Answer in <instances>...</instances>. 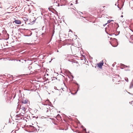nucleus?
Masks as SVG:
<instances>
[{"label": "nucleus", "mask_w": 133, "mask_h": 133, "mask_svg": "<svg viewBox=\"0 0 133 133\" xmlns=\"http://www.w3.org/2000/svg\"><path fill=\"white\" fill-rule=\"evenodd\" d=\"M49 106H45L43 107V111L45 115L47 116H50L56 118V116L57 111L55 108L50 109Z\"/></svg>", "instance_id": "obj_1"}, {"label": "nucleus", "mask_w": 133, "mask_h": 133, "mask_svg": "<svg viewBox=\"0 0 133 133\" xmlns=\"http://www.w3.org/2000/svg\"><path fill=\"white\" fill-rule=\"evenodd\" d=\"M104 63L103 61H102L101 62H100L98 63L97 64V65L98 67L99 68H102V67Z\"/></svg>", "instance_id": "obj_2"}, {"label": "nucleus", "mask_w": 133, "mask_h": 133, "mask_svg": "<svg viewBox=\"0 0 133 133\" xmlns=\"http://www.w3.org/2000/svg\"><path fill=\"white\" fill-rule=\"evenodd\" d=\"M56 118L59 121H61V118L60 116V115L59 114H58L57 115H56Z\"/></svg>", "instance_id": "obj_3"}, {"label": "nucleus", "mask_w": 133, "mask_h": 133, "mask_svg": "<svg viewBox=\"0 0 133 133\" xmlns=\"http://www.w3.org/2000/svg\"><path fill=\"white\" fill-rule=\"evenodd\" d=\"M14 22L17 24H20L21 23V22L20 20H15L13 22V23Z\"/></svg>", "instance_id": "obj_4"}, {"label": "nucleus", "mask_w": 133, "mask_h": 133, "mask_svg": "<svg viewBox=\"0 0 133 133\" xmlns=\"http://www.w3.org/2000/svg\"><path fill=\"white\" fill-rule=\"evenodd\" d=\"M28 100L27 99H23L22 101V103L24 104H26L28 103Z\"/></svg>", "instance_id": "obj_5"}, {"label": "nucleus", "mask_w": 133, "mask_h": 133, "mask_svg": "<svg viewBox=\"0 0 133 133\" xmlns=\"http://www.w3.org/2000/svg\"><path fill=\"white\" fill-rule=\"evenodd\" d=\"M60 1L63 3H65L66 2V0H60Z\"/></svg>", "instance_id": "obj_6"}, {"label": "nucleus", "mask_w": 133, "mask_h": 133, "mask_svg": "<svg viewBox=\"0 0 133 133\" xmlns=\"http://www.w3.org/2000/svg\"><path fill=\"white\" fill-rule=\"evenodd\" d=\"M21 108L24 111H25V110H26L25 108L24 107H22Z\"/></svg>", "instance_id": "obj_7"}, {"label": "nucleus", "mask_w": 133, "mask_h": 133, "mask_svg": "<svg viewBox=\"0 0 133 133\" xmlns=\"http://www.w3.org/2000/svg\"><path fill=\"white\" fill-rule=\"evenodd\" d=\"M111 21H112V20H108V21L107 23H110L111 22Z\"/></svg>", "instance_id": "obj_8"}, {"label": "nucleus", "mask_w": 133, "mask_h": 133, "mask_svg": "<svg viewBox=\"0 0 133 133\" xmlns=\"http://www.w3.org/2000/svg\"><path fill=\"white\" fill-rule=\"evenodd\" d=\"M74 52V54L75 55H76V54H75V53H76L77 52L76 51H73Z\"/></svg>", "instance_id": "obj_9"}, {"label": "nucleus", "mask_w": 133, "mask_h": 133, "mask_svg": "<svg viewBox=\"0 0 133 133\" xmlns=\"http://www.w3.org/2000/svg\"><path fill=\"white\" fill-rule=\"evenodd\" d=\"M131 38H132V39H133V35H132L131 36Z\"/></svg>", "instance_id": "obj_10"}, {"label": "nucleus", "mask_w": 133, "mask_h": 133, "mask_svg": "<svg viewBox=\"0 0 133 133\" xmlns=\"http://www.w3.org/2000/svg\"><path fill=\"white\" fill-rule=\"evenodd\" d=\"M55 0V1H56V2H57V0Z\"/></svg>", "instance_id": "obj_11"}, {"label": "nucleus", "mask_w": 133, "mask_h": 133, "mask_svg": "<svg viewBox=\"0 0 133 133\" xmlns=\"http://www.w3.org/2000/svg\"><path fill=\"white\" fill-rule=\"evenodd\" d=\"M71 49V50H72V52H73V51H72V49Z\"/></svg>", "instance_id": "obj_12"}, {"label": "nucleus", "mask_w": 133, "mask_h": 133, "mask_svg": "<svg viewBox=\"0 0 133 133\" xmlns=\"http://www.w3.org/2000/svg\"><path fill=\"white\" fill-rule=\"evenodd\" d=\"M133 102V101H131V102Z\"/></svg>", "instance_id": "obj_13"}]
</instances>
